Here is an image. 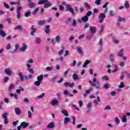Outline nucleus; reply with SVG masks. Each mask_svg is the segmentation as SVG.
<instances>
[{
    "label": "nucleus",
    "mask_w": 130,
    "mask_h": 130,
    "mask_svg": "<svg viewBox=\"0 0 130 130\" xmlns=\"http://www.w3.org/2000/svg\"><path fill=\"white\" fill-rule=\"evenodd\" d=\"M38 25L40 26H42V25H44L46 24V20H40L38 22Z\"/></svg>",
    "instance_id": "obj_18"
},
{
    "label": "nucleus",
    "mask_w": 130,
    "mask_h": 130,
    "mask_svg": "<svg viewBox=\"0 0 130 130\" xmlns=\"http://www.w3.org/2000/svg\"><path fill=\"white\" fill-rule=\"evenodd\" d=\"M124 62H121L119 63V66H120L121 68H123V67H124Z\"/></svg>",
    "instance_id": "obj_55"
},
{
    "label": "nucleus",
    "mask_w": 130,
    "mask_h": 130,
    "mask_svg": "<svg viewBox=\"0 0 130 130\" xmlns=\"http://www.w3.org/2000/svg\"><path fill=\"white\" fill-rule=\"evenodd\" d=\"M72 118H73L72 123L74 125H75V124H76V117H75V116H73Z\"/></svg>",
    "instance_id": "obj_47"
},
{
    "label": "nucleus",
    "mask_w": 130,
    "mask_h": 130,
    "mask_svg": "<svg viewBox=\"0 0 130 130\" xmlns=\"http://www.w3.org/2000/svg\"><path fill=\"white\" fill-rule=\"evenodd\" d=\"M37 80L38 81H39L40 82H42L43 80V75H40L37 77Z\"/></svg>",
    "instance_id": "obj_28"
},
{
    "label": "nucleus",
    "mask_w": 130,
    "mask_h": 130,
    "mask_svg": "<svg viewBox=\"0 0 130 130\" xmlns=\"http://www.w3.org/2000/svg\"><path fill=\"white\" fill-rule=\"evenodd\" d=\"M71 25L73 26V27H76V26H77V21L73 19L72 21V23L71 24Z\"/></svg>",
    "instance_id": "obj_29"
},
{
    "label": "nucleus",
    "mask_w": 130,
    "mask_h": 130,
    "mask_svg": "<svg viewBox=\"0 0 130 130\" xmlns=\"http://www.w3.org/2000/svg\"><path fill=\"white\" fill-rule=\"evenodd\" d=\"M55 40L56 43H60V36H57L55 38Z\"/></svg>",
    "instance_id": "obj_23"
},
{
    "label": "nucleus",
    "mask_w": 130,
    "mask_h": 130,
    "mask_svg": "<svg viewBox=\"0 0 130 130\" xmlns=\"http://www.w3.org/2000/svg\"><path fill=\"white\" fill-rule=\"evenodd\" d=\"M103 87L105 88V89H108V88H109V85L107 84H105L104 85H103Z\"/></svg>",
    "instance_id": "obj_59"
},
{
    "label": "nucleus",
    "mask_w": 130,
    "mask_h": 130,
    "mask_svg": "<svg viewBox=\"0 0 130 130\" xmlns=\"http://www.w3.org/2000/svg\"><path fill=\"white\" fill-rule=\"evenodd\" d=\"M109 15H110V16H111V17H113V16H115V13H114V12L113 11H110V12H109Z\"/></svg>",
    "instance_id": "obj_42"
},
{
    "label": "nucleus",
    "mask_w": 130,
    "mask_h": 130,
    "mask_svg": "<svg viewBox=\"0 0 130 130\" xmlns=\"http://www.w3.org/2000/svg\"><path fill=\"white\" fill-rule=\"evenodd\" d=\"M15 49L14 50L13 52L10 51L11 53H14V52H16V51H17L18 49H19V44H15Z\"/></svg>",
    "instance_id": "obj_27"
},
{
    "label": "nucleus",
    "mask_w": 130,
    "mask_h": 130,
    "mask_svg": "<svg viewBox=\"0 0 130 130\" xmlns=\"http://www.w3.org/2000/svg\"><path fill=\"white\" fill-rule=\"evenodd\" d=\"M89 63H90V61H89V60H86L85 62H84L83 67V68H86L87 67V66L88 64H89Z\"/></svg>",
    "instance_id": "obj_32"
},
{
    "label": "nucleus",
    "mask_w": 130,
    "mask_h": 130,
    "mask_svg": "<svg viewBox=\"0 0 130 130\" xmlns=\"http://www.w3.org/2000/svg\"><path fill=\"white\" fill-rule=\"evenodd\" d=\"M71 122V119L70 117H66L64 119V124H68L69 122Z\"/></svg>",
    "instance_id": "obj_17"
},
{
    "label": "nucleus",
    "mask_w": 130,
    "mask_h": 130,
    "mask_svg": "<svg viewBox=\"0 0 130 130\" xmlns=\"http://www.w3.org/2000/svg\"><path fill=\"white\" fill-rule=\"evenodd\" d=\"M31 31L30 32V35H34V34L35 33V32H36V31H37V28H34V25H32L31 26Z\"/></svg>",
    "instance_id": "obj_15"
},
{
    "label": "nucleus",
    "mask_w": 130,
    "mask_h": 130,
    "mask_svg": "<svg viewBox=\"0 0 130 130\" xmlns=\"http://www.w3.org/2000/svg\"><path fill=\"white\" fill-rule=\"evenodd\" d=\"M27 70L30 73V74H34V70L32 68H28Z\"/></svg>",
    "instance_id": "obj_49"
},
{
    "label": "nucleus",
    "mask_w": 130,
    "mask_h": 130,
    "mask_svg": "<svg viewBox=\"0 0 130 130\" xmlns=\"http://www.w3.org/2000/svg\"><path fill=\"white\" fill-rule=\"evenodd\" d=\"M102 79L103 80L105 79V80H106V81H108L109 80L108 76H104L103 77H102Z\"/></svg>",
    "instance_id": "obj_60"
},
{
    "label": "nucleus",
    "mask_w": 130,
    "mask_h": 130,
    "mask_svg": "<svg viewBox=\"0 0 130 130\" xmlns=\"http://www.w3.org/2000/svg\"><path fill=\"white\" fill-rule=\"evenodd\" d=\"M70 83L67 82H65L64 83V86H65L66 87H70Z\"/></svg>",
    "instance_id": "obj_61"
},
{
    "label": "nucleus",
    "mask_w": 130,
    "mask_h": 130,
    "mask_svg": "<svg viewBox=\"0 0 130 130\" xmlns=\"http://www.w3.org/2000/svg\"><path fill=\"white\" fill-rule=\"evenodd\" d=\"M14 111L17 115H20L21 114V109L18 107L15 108Z\"/></svg>",
    "instance_id": "obj_10"
},
{
    "label": "nucleus",
    "mask_w": 130,
    "mask_h": 130,
    "mask_svg": "<svg viewBox=\"0 0 130 130\" xmlns=\"http://www.w3.org/2000/svg\"><path fill=\"white\" fill-rule=\"evenodd\" d=\"M88 83H89L92 87H95L96 89H99V88H100V86L99 85H100V82L99 81H96V84L95 83L92 82L91 80H89Z\"/></svg>",
    "instance_id": "obj_3"
},
{
    "label": "nucleus",
    "mask_w": 130,
    "mask_h": 130,
    "mask_svg": "<svg viewBox=\"0 0 130 130\" xmlns=\"http://www.w3.org/2000/svg\"><path fill=\"white\" fill-rule=\"evenodd\" d=\"M119 88H124L125 87V85H124V83L123 82H120V85L119 86Z\"/></svg>",
    "instance_id": "obj_46"
},
{
    "label": "nucleus",
    "mask_w": 130,
    "mask_h": 130,
    "mask_svg": "<svg viewBox=\"0 0 130 130\" xmlns=\"http://www.w3.org/2000/svg\"><path fill=\"white\" fill-rule=\"evenodd\" d=\"M54 67L52 66V67H47V68H46V71H47L48 72H49L50 71H52V70H53L54 69Z\"/></svg>",
    "instance_id": "obj_36"
},
{
    "label": "nucleus",
    "mask_w": 130,
    "mask_h": 130,
    "mask_svg": "<svg viewBox=\"0 0 130 130\" xmlns=\"http://www.w3.org/2000/svg\"><path fill=\"white\" fill-rule=\"evenodd\" d=\"M109 58L111 61H114V58H113V54H111L110 55Z\"/></svg>",
    "instance_id": "obj_45"
},
{
    "label": "nucleus",
    "mask_w": 130,
    "mask_h": 130,
    "mask_svg": "<svg viewBox=\"0 0 130 130\" xmlns=\"http://www.w3.org/2000/svg\"><path fill=\"white\" fill-rule=\"evenodd\" d=\"M28 48V46H27V44H22V47L19 48V51H21V52H24L27 50V49Z\"/></svg>",
    "instance_id": "obj_5"
},
{
    "label": "nucleus",
    "mask_w": 130,
    "mask_h": 130,
    "mask_svg": "<svg viewBox=\"0 0 130 130\" xmlns=\"http://www.w3.org/2000/svg\"><path fill=\"white\" fill-rule=\"evenodd\" d=\"M4 102H5V103H9V102H10V100H9V99L6 98L4 99Z\"/></svg>",
    "instance_id": "obj_63"
},
{
    "label": "nucleus",
    "mask_w": 130,
    "mask_h": 130,
    "mask_svg": "<svg viewBox=\"0 0 130 130\" xmlns=\"http://www.w3.org/2000/svg\"><path fill=\"white\" fill-rule=\"evenodd\" d=\"M48 0H42L41 2H39L38 3V5H43V4H45L44 6V8L45 9H47L48 8H49V7H51V3L50 2H48Z\"/></svg>",
    "instance_id": "obj_1"
},
{
    "label": "nucleus",
    "mask_w": 130,
    "mask_h": 130,
    "mask_svg": "<svg viewBox=\"0 0 130 130\" xmlns=\"http://www.w3.org/2000/svg\"><path fill=\"white\" fill-rule=\"evenodd\" d=\"M27 114H28V118H31V117H32V113L30 111H28L27 112Z\"/></svg>",
    "instance_id": "obj_48"
},
{
    "label": "nucleus",
    "mask_w": 130,
    "mask_h": 130,
    "mask_svg": "<svg viewBox=\"0 0 130 130\" xmlns=\"http://www.w3.org/2000/svg\"><path fill=\"white\" fill-rule=\"evenodd\" d=\"M44 96H45V93H42L41 95L37 96V98H38V99H41L43 98Z\"/></svg>",
    "instance_id": "obj_37"
},
{
    "label": "nucleus",
    "mask_w": 130,
    "mask_h": 130,
    "mask_svg": "<svg viewBox=\"0 0 130 130\" xmlns=\"http://www.w3.org/2000/svg\"><path fill=\"white\" fill-rule=\"evenodd\" d=\"M77 51L80 54H84V52L82 50V48L81 47H77Z\"/></svg>",
    "instance_id": "obj_24"
},
{
    "label": "nucleus",
    "mask_w": 130,
    "mask_h": 130,
    "mask_svg": "<svg viewBox=\"0 0 130 130\" xmlns=\"http://www.w3.org/2000/svg\"><path fill=\"white\" fill-rule=\"evenodd\" d=\"M125 21V18H121L120 16L118 17V22H124Z\"/></svg>",
    "instance_id": "obj_33"
},
{
    "label": "nucleus",
    "mask_w": 130,
    "mask_h": 130,
    "mask_svg": "<svg viewBox=\"0 0 130 130\" xmlns=\"http://www.w3.org/2000/svg\"><path fill=\"white\" fill-rule=\"evenodd\" d=\"M34 84L37 87H39L40 86V84H41V82L40 81H37L34 82Z\"/></svg>",
    "instance_id": "obj_35"
},
{
    "label": "nucleus",
    "mask_w": 130,
    "mask_h": 130,
    "mask_svg": "<svg viewBox=\"0 0 130 130\" xmlns=\"http://www.w3.org/2000/svg\"><path fill=\"white\" fill-rule=\"evenodd\" d=\"M64 51V47H62L61 49L58 52L59 55H61L63 53Z\"/></svg>",
    "instance_id": "obj_31"
},
{
    "label": "nucleus",
    "mask_w": 130,
    "mask_h": 130,
    "mask_svg": "<svg viewBox=\"0 0 130 130\" xmlns=\"http://www.w3.org/2000/svg\"><path fill=\"white\" fill-rule=\"evenodd\" d=\"M106 18L105 13H101L99 16V23H103V20Z\"/></svg>",
    "instance_id": "obj_4"
},
{
    "label": "nucleus",
    "mask_w": 130,
    "mask_h": 130,
    "mask_svg": "<svg viewBox=\"0 0 130 130\" xmlns=\"http://www.w3.org/2000/svg\"><path fill=\"white\" fill-rule=\"evenodd\" d=\"M78 103L79 104V107H82L83 106V101H78Z\"/></svg>",
    "instance_id": "obj_62"
},
{
    "label": "nucleus",
    "mask_w": 130,
    "mask_h": 130,
    "mask_svg": "<svg viewBox=\"0 0 130 130\" xmlns=\"http://www.w3.org/2000/svg\"><path fill=\"white\" fill-rule=\"evenodd\" d=\"M67 12H70L72 15H75V12H74V9L72 7V5L70 4H67L66 5Z\"/></svg>",
    "instance_id": "obj_2"
},
{
    "label": "nucleus",
    "mask_w": 130,
    "mask_h": 130,
    "mask_svg": "<svg viewBox=\"0 0 130 130\" xmlns=\"http://www.w3.org/2000/svg\"><path fill=\"white\" fill-rule=\"evenodd\" d=\"M115 121L116 124H119V123H120V120H119V119L117 118V117H116L115 118Z\"/></svg>",
    "instance_id": "obj_38"
},
{
    "label": "nucleus",
    "mask_w": 130,
    "mask_h": 130,
    "mask_svg": "<svg viewBox=\"0 0 130 130\" xmlns=\"http://www.w3.org/2000/svg\"><path fill=\"white\" fill-rule=\"evenodd\" d=\"M10 5H18V6H19L20 5V1H19L18 2H12L10 3Z\"/></svg>",
    "instance_id": "obj_43"
},
{
    "label": "nucleus",
    "mask_w": 130,
    "mask_h": 130,
    "mask_svg": "<svg viewBox=\"0 0 130 130\" xmlns=\"http://www.w3.org/2000/svg\"><path fill=\"white\" fill-rule=\"evenodd\" d=\"M33 78V76L32 75H29L28 76L25 77V78L26 80H29V79H32Z\"/></svg>",
    "instance_id": "obj_57"
},
{
    "label": "nucleus",
    "mask_w": 130,
    "mask_h": 130,
    "mask_svg": "<svg viewBox=\"0 0 130 130\" xmlns=\"http://www.w3.org/2000/svg\"><path fill=\"white\" fill-rule=\"evenodd\" d=\"M81 20H82L84 23H86V22H88V21H89V17L87 15H85L83 17L81 18Z\"/></svg>",
    "instance_id": "obj_16"
},
{
    "label": "nucleus",
    "mask_w": 130,
    "mask_h": 130,
    "mask_svg": "<svg viewBox=\"0 0 130 130\" xmlns=\"http://www.w3.org/2000/svg\"><path fill=\"white\" fill-rule=\"evenodd\" d=\"M25 17L26 18L28 17H30L31 16V12L30 11H28L27 12H25L24 14Z\"/></svg>",
    "instance_id": "obj_34"
},
{
    "label": "nucleus",
    "mask_w": 130,
    "mask_h": 130,
    "mask_svg": "<svg viewBox=\"0 0 130 130\" xmlns=\"http://www.w3.org/2000/svg\"><path fill=\"white\" fill-rule=\"evenodd\" d=\"M94 4L97 6H100L101 5V0H96Z\"/></svg>",
    "instance_id": "obj_41"
},
{
    "label": "nucleus",
    "mask_w": 130,
    "mask_h": 130,
    "mask_svg": "<svg viewBox=\"0 0 130 130\" xmlns=\"http://www.w3.org/2000/svg\"><path fill=\"white\" fill-rule=\"evenodd\" d=\"M22 11V7L19 6L17 9V18L20 19L21 18V12Z\"/></svg>",
    "instance_id": "obj_6"
},
{
    "label": "nucleus",
    "mask_w": 130,
    "mask_h": 130,
    "mask_svg": "<svg viewBox=\"0 0 130 130\" xmlns=\"http://www.w3.org/2000/svg\"><path fill=\"white\" fill-rule=\"evenodd\" d=\"M77 64V61L76 60H73V63H71V67H75Z\"/></svg>",
    "instance_id": "obj_56"
},
{
    "label": "nucleus",
    "mask_w": 130,
    "mask_h": 130,
    "mask_svg": "<svg viewBox=\"0 0 130 130\" xmlns=\"http://www.w3.org/2000/svg\"><path fill=\"white\" fill-rule=\"evenodd\" d=\"M39 11V8H37L32 13V15H36V14L37 13V12Z\"/></svg>",
    "instance_id": "obj_50"
},
{
    "label": "nucleus",
    "mask_w": 130,
    "mask_h": 130,
    "mask_svg": "<svg viewBox=\"0 0 130 130\" xmlns=\"http://www.w3.org/2000/svg\"><path fill=\"white\" fill-rule=\"evenodd\" d=\"M127 120V119H126V115H123L122 118V122H126Z\"/></svg>",
    "instance_id": "obj_30"
},
{
    "label": "nucleus",
    "mask_w": 130,
    "mask_h": 130,
    "mask_svg": "<svg viewBox=\"0 0 130 130\" xmlns=\"http://www.w3.org/2000/svg\"><path fill=\"white\" fill-rule=\"evenodd\" d=\"M14 30H20V31H24V28L22 27V25H18L14 27Z\"/></svg>",
    "instance_id": "obj_20"
},
{
    "label": "nucleus",
    "mask_w": 130,
    "mask_h": 130,
    "mask_svg": "<svg viewBox=\"0 0 130 130\" xmlns=\"http://www.w3.org/2000/svg\"><path fill=\"white\" fill-rule=\"evenodd\" d=\"M123 52V49H121L118 53V56H119V57H122V56H123V54L122 53Z\"/></svg>",
    "instance_id": "obj_25"
},
{
    "label": "nucleus",
    "mask_w": 130,
    "mask_h": 130,
    "mask_svg": "<svg viewBox=\"0 0 130 130\" xmlns=\"http://www.w3.org/2000/svg\"><path fill=\"white\" fill-rule=\"evenodd\" d=\"M91 14H92V11H89L87 12L85 16H87V17H90V16H91Z\"/></svg>",
    "instance_id": "obj_52"
},
{
    "label": "nucleus",
    "mask_w": 130,
    "mask_h": 130,
    "mask_svg": "<svg viewBox=\"0 0 130 130\" xmlns=\"http://www.w3.org/2000/svg\"><path fill=\"white\" fill-rule=\"evenodd\" d=\"M45 31L46 34L50 33V25H48L46 26Z\"/></svg>",
    "instance_id": "obj_13"
},
{
    "label": "nucleus",
    "mask_w": 130,
    "mask_h": 130,
    "mask_svg": "<svg viewBox=\"0 0 130 130\" xmlns=\"http://www.w3.org/2000/svg\"><path fill=\"white\" fill-rule=\"evenodd\" d=\"M5 74L8 75V76H11L12 75V71L10 70V69H6L4 71Z\"/></svg>",
    "instance_id": "obj_19"
},
{
    "label": "nucleus",
    "mask_w": 130,
    "mask_h": 130,
    "mask_svg": "<svg viewBox=\"0 0 130 130\" xmlns=\"http://www.w3.org/2000/svg\"><path fill=\"white\" fill-rule=\"evenodd\" d=\"M4 6L5 7V8H6V9H10V5H8L6 3V2H4L3 3Z\"/></svg>",
    "instance_id": "obj_44"
},
{
    "label": "nucleus",
    "mask_w": 130,
    "mask_h": 130,
    "mask_svg": "<svg viewBox=\"0 0 130 130\" xmlns=\"http://www.w3.org/2000/svg\"><path fill=\"white\" fill-rule=\"evenodd\" d=\"M19 78L21 82H24V74L22 72L18 73Z\"/></svg>",
    "instance_id": "obj_11"
},
{
    "label": "nucleus",
    "mask_w": 130,
    "mask_h": 130,
    "mask_svg": "<svg viewBox=\"0 0 130 130\" xmlns=\"http://www.w3.org/2000/svg\"><path fill=\"white\" fill-rule=\"evenodd\" d=\"M124 6L126 9L129 8V4H128V2L125 1Z\"/></svg>",
    "instance_id": "obj_40"
},
{
    "label": "nucleus",
    "mask_w": 130,
    "mask_h": 130,
    "mask_svg": "<svg viewBox=\"0 0 130 130\" xmlns=\"http://www.w3.org/2000/svg\"><path fill=\"white\" fill-rule=\"evenodd\" d=\"M23 102L24 103H26V104H28V103H29L30 102V101H29V99H28L27 98H25L23 100Z\"/></svg>",
    "instance_id": "obj_51"
},
{
    "label": "nucleus",
    "mask_w": 130,
    "mask_h": 130,
    "mask_svg": "<svg viewBox=\"0 0 130 130\" xmlns=\"http://www.w3.org/2000/svg\"><path fill=\"white\" fill-rule=\"evenodd\" d=\"M72 78L74 81L79 80V76L77 74H73Z\"/></svg>",
    "instance_id": "obj_22"
},
{
    "label": "nucleus",
    "mask_w": 130,
    "mask_h": 130,
    "mask_svg": "<svg viewBox=\"0 0 130 130\" xmlns=\"http://www.w3.org/2000/svg\"><path fill=\"white\" fill-rule=\"evenodd\" d=\"M14 87L15 86H14V84H11L9 87V90H12L13 88H14Z\"/></svg>",
    "instance_id": "obj_58"
},
{
    "label": "nucleus",
    "mask_w": 130,
    "mask_h": 130,
    "mask_svg": "<svg viewBox=\"0 0 130 130\" xmlns=\"http://www.w3.org/2000/svg\"><path fill=\"white\" fill-rule=\"evenodd\" d=\"M89 30L90 31L91 34H95V33H96L97 31V27L94 26H90Z\"/></svg>",
    "instance_id": "obj_7"
},
{
    "label": "nucleus",
    "mask_w": 130,
    "mask_h": 130,
    "mask_svg": "<svg viewBox=\"0 0 130 130\" xmlns=\"http://www.w3.org/2000/svg\"><path fill=\"white\" fill-rule=\"evenodd\" d=\"M61 112L62 113V114L64 115V116H69V113H68V111L63 109H62L61 110Z\"/></svg>",
    "instance_id": "obj_14"
},
{
    "label": "nucleus",
    "mask_w": 130,
    "mask_h": 130,
    "mask_svg": "<svg viewBox=\"0 0 130 130\" xmlns=\"http://www.w3.org/2000/svg\"><path fill=\"white\" fill-rule=\"evenodd\" d=\"M69 53H70V52L69 51V50H67L65 52L64 56H68V55H69Z\"/></svg>",
    "instance_id": "obj_64"
},
{
    "label": "nucleus",
    "mask_w": 130,
    "mask_h": 130,
    "mask_svg": "<svg viewBox=\"0 0 130 130\" xmlns=\"http://www.w3.org/2000/svg\"><path fill=\"white\" fill-rule=\"evenodd\" d=\"M51 105H52V106H56L57 105H58V101L56 100H52L51 102Z\"/></svg>",
    "instance_id": "obj_8"
},
{
    "label": "nucleus",
    "mask_w": 130,
    "mask_h": 130,
    "mask_svg": "<svg viewBox=\"0 0 130 130\" xmlns=\"http://www.w3.org/2000/svg\"><path fill=\"white\" fill-rule=\"evenodd\" d=\"M8 114L7 113H5L2 115V117H3V118L6 119V118H8Z\"/></svg>",
    "instance_id": "obj_53"
},
{
    "label": "nucleus",
    "mask_w": 130,
    "mask_h": 130,
    "mask_svg": "<svg viewBox=\"0 0 130 130\" xmlns=\"http://www.w3.org/2000/svg\"><path fill=\"white\" fill-rule=\"evenodd\" d=\"M54 126V122H52L50 123H49L48 126H47V128H53Z\"/></svg>",
    "instance_id": "obj_21"
},
{
    "label": "nucleus",
    "mask_w": 130,
    "mask_h": 130,
    "mask_svg": "<svg viewBox=\"0 0 130 130\" xmlns=\"http://www.w3.org/2000/svg\"><path fill=\"white\" fill-rule=\"evenodd\" d=\"M84 6L87 9H90V5H89V3H85L84 4Z\"/></svg>",
    "instance_id": "obj_54"
},
{
    "label": "nucleus",
    "mask_w": 130,
    "mask_h": 130,
    "mask_svg": "<svg viewBox=\"0 0 130 130\" xmlns=\"http://www.w3.org/2000/svg\"><path fill=\"white\" fill-rule=\"evenodd\" d=\"M28 2L29 3L27 4V7L31 9L35 8V3L31 2V0H28Z\"/></svg>",
    "instance_id": "obj_9"
},
{
    "label": "nucleus",
    "mask_w": 130,
    "mask_h": 130,
    "mask_svg": "<svg viewBox=\"0 0 130 130\" xmlns=\"http://www.w3.org/2000/svg\"><path fill=\"white\" fill-rule=\"evenodd\" d=\"M36 43L37 44H40V43H41V39H40L39 38H37L36 40Z\"/></svg>",
    "instance_id": "obj_39"
},
{
    "label": "nucleus",
    "mask_w": 130,
    "mask_h": 130,
    "mask_svg": "<svg viewBox=\"0 0 130 130\" xmlns=\"http://www.w3.org/2000/svg\"><path fill=\"white\" fill-rule=\"evenodd\" d=\"M0 35L2 37H6L7 34L3 30H0Z\"/></svg>",
    "instance_id": "obj_26"
},
{
    "label": "nucleus",
    "mask_w": 130,
    "mask_h": 130,
    "mask_svg": "<svg viewBox=\"0 0 130 130\" xmlns=\"http://www.w3.org/2000/svg\"><path fill=\"white\" fill-rule=\"evenodd\" d=\"M21 126L23 127V128H26L27 126H29V123H27L25 121L21 123Z\"/></svg>",
    "instance_id": "obj_12"
}]
</instances>
